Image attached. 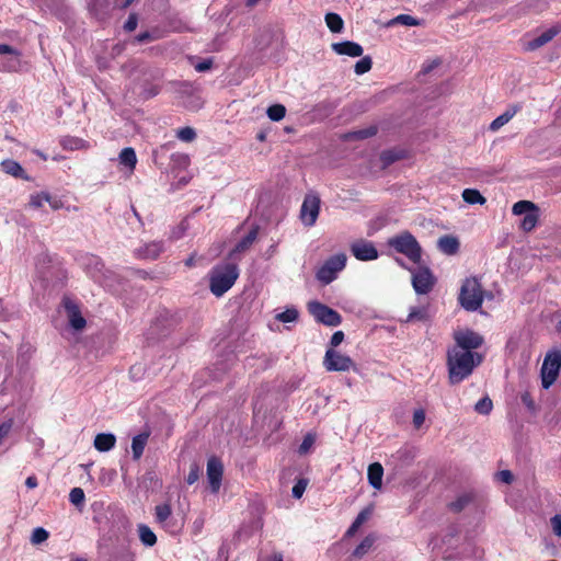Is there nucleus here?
I'll return each mask as SVG.
<instances>
[{
    "instance_id": "nucleus-49",
    "label": "nucleus",
    "mask_w": 561,
    "mask_h": 561,
    "mask_svg": "<svg viewBox=\"0 0 561 561\" xmlns=\"http://www.w3.org/2000/svg\"><path fill=\"white\" fill-rule=\"evenodd\" d=\"M199 467L196 463H192L190 467V472L186 478V482L188 484H194L199 479Z\"/></svg>"
},
{
    "instance_id": "nucleus-26",
    "label": "nucleus",
    "mask_w": 561,
    "mask_h": 561,
    "mask_svg": "<svg viewBox=\"0 0 561 561\" xmlns=\"http://www.w3.org/2000/svg\"><path fill=\"white\" fill-rule=\"evenodd\" d=\"M119 163L133 171L137 163L136 152L133 148H124L119 153Z\"/></svg>"
},
{
    "instance_id": "nucleus-44",
    "label": "nucleus",
    "mask_w": 561,
    "mask_h": 561,
    "mask_svg": "<svg viewBox=\"0 0 561 561\" xmlns=\"http://www.w3.org/2000/svg\"><path fill=\"white\" fill-rule=\"evenodd\" d=\"M371 58L366 56L355 64V73L364 75L371 69Z\"/></svg>"
},
{
    "instance_id": "nucleus-13",
    "label": "nucleus",
    "mask_w": 561,
    "mask_h": 561,
    "mask_svg": "<svg viewBox=\"0 0 561 561\" xmlns=\"http://www.w3.org/2000/svg\"><path fill=\"white\" fill-rule=\"evenodd\" d=\"M435 278L427 267H419L412 276V285L417 294H427L432 290Z\"/></svg>"
},
{
    "instance_id": "nucleus-64",
    "label": "nucleus",
    "mask_w": 561,
    "mask_h": 561,
    "mask_svg": "<svg viewBox=\"0 0 561 561\" xmlns=\"http://www.w3.org/2000/svg\"><path fill=\"white\" fill-rule=\"evenodd\" d=\"M276 244H272L270 249L267 250L268 257L272 256L276 252Z\"/></svg>"
},
{
    "instance_id": "nucleus-51",
    "label": "nucleus",
    "mask_w": 561,
    "mask_h": 561,
    "mask_svg": "<svg viewBox=\"0 0 561 561\" xmlns=\"http://www.w3.org/2000/svg\"><path fill=\"white\" fill-rule=\"evenodd\" d=\"M552 531L556 536L561 537V514H556L550 518Z\"/></svg>"
},
{
    "instance_id": "nucleus-15",
    "label": "nucleus",
    "mask_w": 561,
    "mask_h": 561,
    "mask_svg": "<svg viewBox=\"0 0 561 561\" xmlns=\"http://www.w3.org/2000/svg\"><path fill=\"white\" fill-rule=\"evenodd\" d=\"M222 473H224L222 462L216 457H210L207 461V479H208L210 489L214 493L218 492L220 489Z\"/></svg>"
},
{
    "instance_id": "nucleus-11",
    "label": "nucleus",
    "mask_w": 561,
    "mask_h": 561,
    "mask_svg": "<svg viewBox=\"0 0 561 561\" xmlns=\"http://www.w3.org/2000/svg\"><path fill=\"white\" fill-rule=\"evenodd\" d=\"M21 67V54L14 47L0 44V70L18 71Z\"/></svg>"
},
{
    "instance_id": "nucleus-40",
    "label": "nucleus",
    "mask_w": 561,
    "mask_h": 561,
    "mask_svg": "<svg viewBox=\"0 0 561 561\" xmlns=\"http://www.w3.org/2000/svg\"><path fill=\"white\" fill-rule=\"evenodd\" d=\"M389 24L390 25L402 24L405 26H414V25H419V21L409 14H400V15L396 16L394 19H392Z\"/></svg>"
},
{
    "instance_id": "nucleus-16",
    "label": "nucleus",
    "mask_w": 561,
    "mask_h": 561,
    "mask_svg": "<svg viewBox=\"0 0 561 561\" xmlns=\"http://www.w3.org/2000/svg\"><path fill=\"white\" fill-rule=\"evenodd\" d=\"M64 305L70 327L76 331L83 330L85 328L87 321L82 317L79 307L69 299H66Z\"/></svg>"
},
{
    "instance_id": "nucleus-6",
    "label": "nucleus",
    "mask_w": 561,
    "mask_h": 561,
    "mask_svg": "<svg viewBox=\"0 0 561 561\" xmlns=\"http://www.w3.org/2000/svg\"><path fill=\"white\" fill-rule=\"evenodd\" d=\"M347 256L345 253H337L330 256L317 272V278L323 284H330L336 278L346 265Z\"/></svg>"
},
{
    "instance_id": "nucleus-55",
    "label": "nucleus",
    "mask_w": 561,
    "mask_h": 561,
    "mask_svg": "<svg viewBox=\"0 0 561 561\" xmlns=\"http://www.w3.org/2000/svg\"><path fill=\"white\" fill-rule=\"evenodd\" d=\"M213 66L211 59H205L194 66L195 70L198 72H204L206 70H209Z\"/></svg>"
},
{
    "instance_id": "nucleus-18",
    "label": "nucleus",
    "mask_w": 561,
    "mask_h": 561,
    "mask_svg": "<svg viewBox=\"0 0 561 561\" xmlns=\"http://www.w3.org/2000/svg\"><path fill=\"white\" fill-rule=\"evenodd\" d=\"M560 32H561V25H554V26L546 30L539 36L535 37L534 39H531L527 43V49L528 50L538 49L539 47L549 43Z\"/></svg>"
},
{
    "instance_id": "nucleus-32",
    "label": "nucleus",
    "mask_w": 561,
    "mask_h": 561,
    "mask_svg": "<svg viewBox=\"0 0 561 561\" xmlns=\"http://www.w3.org/2000/svg\"><path fill=\"white\" fill-rule=\"evenodd\" d=\"M375 542V537L369 535L363 539V541L356 547V549L353 552V556L356 559L363 558L369 549L373 547Z\"/></svg>"
},
{
    "instance_id": "nucleus-17",
    "label": "nucleus",
    "mask_w": 561,
    "mask_h": 561,
    "mask_svg": "<svg viewBox=\"0 0 561 561\" xmlns=\"http://www.w3.org/2000/svg\"><path fill=\"white\" fill-rule=\"evenodd\" d=\"M259 228L253 227L230 251L229 259L237 260L238 255L248 251L257 239Z\"/></svg>"
},
{
    "instance_id": "nucleus-22",
    "label": "nucleus",
    "mask_w": 561,
    "mask_h": 561,
    "mask_svg": "<svg viewBox=\"0 0 561 561\" xmlns=\"http://www.w3.org/2000/svg\"><path fill=\"white\" fill-rule=\"evenodd\" d=\"M437 248L445 254H456L459 250V240L454 236H443L437 241Z\"/></svg>"
},
{
    "instance_id": "nucleus-42",
    "label": "nucleus",
    "mask_w": 561,
    "mask_h": 561,
    "mask_svg": "<svg viewBox=\"0 0 561 561\" xmlns=\"http://www.w3.org/2000/svg\"><path fill=\"white\" fill-rule=\"evenodd\" d=\"M377 134L376 126H369L359 130H355L348 135L350 138L366 139Z\"/></svg>"
},
{
    "instance_id": "nucleus-50",
    "label": "nucleus",
    "mask_w": 561,
    "mask_h": 561,
    "mask_svg": "<svg viewBox=\"0 0 561 561\" xmlns=\"http://www.w3.org/2000/svg\"><path fill=\"white\" fill-rule=\"evenodd\" d=\"M313 444H314V437L312 435L308 434L307 436H305V438L298 449L299 454H301V455L307 454Z\"/></svg>"
},
{
    "instance_id": "nucleus-19",
    "label": "nucleus",
    "mask_w": 561,
    "mask_h": 561,
    "mask_svg": "<svg viewBox=\"0 0 561 561\" xmlns=\"http://www.w3.org/2000/svg\"><path fill=\"white\" fill-rule=\"evenodd\" d=\"M332 49L339 55H346L351 57H359L364 51L359 44L350 41L333 43Z\"/></svg>"
},
{
    "instance_id": "nucleus-48",
    "label": "nucleus",
    "mask_w": 561,
    "mask_h": 561,
    "mask_svg": "<svg viewBox=\"0 0 561 561\" xmlns=\"http://www.w3.org/2000/svg\"><path fill=\"white\" fill-rule=\"evenodd\" d=\"M44 192L35 193L30 196L28 206L32 208H41L43 207L45 201H44Z\"/></svg>"
},
{
    "instance_id": "nucleus-20",
    "label": "nucleus",
    "mask_w": 561,
    "mask_h": 561,
    "mask_svg": "<svg viewBox=\"0 0 561 561\" xmlns=\"http://www.w3.org/2000/svg\"><path fill=\"white\" fill-rule=\"evenodd\" d=\"M520 110H522V105H519V104L510 105L503 114L497 116L490 124V130H492V131L499 130L501 127L506 125Z\"/></svg>"
},
{
    "instance_id": "nucleus-56",
    "label": "nucleus",
    "mask_w": 561,
    "mask_h": 561,
    "mask_svg": "<svg viewBox=\"0 0 561 561\" xmlns=\"http://www.w3.org/2000/svg\"><path fill=\"white\" fill-rule=\"evenodd\" d=\"M369 511H362L354 520L355 527H360L369 517Z\"/></svg>"
},
{
    "instance_id": "nucleus-35",
    "label": "nucleus",
    "mask_w": 561,
    "mask_h": 561,
    "mask_svg": "<svg viewBox=\"0 0 561 561\" xmlns=\"http://www.w3.org/2000/svg\"><path fill=\"white\" fill-rule=\"evenodd\" d=\"M298 310L294 307L287 308L285 311L279 312L275 316V319L277 321L288 323V322H295L298 319Z\"/></svg>"
},
{
    "instance_id": "nucleus-9",
    "label": "nucleus",
    "mask_w": 561,
    "mask_h": 561,
    "mask_svg": "<svg viewBox=\"0 0 561 561\" xmlns=\"http://www.w3.org/2000/svg\"><path fill=\"white\" fill-rule=\"evenodd\" d=\"M82 266L95 282L104 286H110L107 279L111 272L104 268V264L99 256L87 254L82 259Z\"/></svg>"
},
{
    "instance_id": "nucleus-29",
    "label": "nucleus",
    "mask_w": 561,
    "mask_h": 561,
    "mask_svg": "<svg viewBox=\"0 0 561 561\" xmlns=\"http://www.w3.org/2000/svg\"><path fill=\"white\" fill-rule=\"evenodd\" d=\"M163 251V244L161 242H151L141 250L140 256L144 259H157Z\"/></svg>"
},
{
    "instance_id": "nucleus-57",
    "label": "nucleus",
    "mask_w": 561,
    "mask_h": 561,
    "mask_svg": "<svg viewBox=\"0 0 561 561\" xmlns=\"http://www.w3.org/2000/svg\"><path fill=\"white\" fill-rule=\"evenodd\" d=\"M499 479L502 482L510 484L513 481V473L510 470H502L499 472Z\"/></svg>"
},
{
    "instance_id": "nucleus-14",
    "label": "nucleus",
    "mask_w": 561,
    "mask_h": 561,
    "mask_svg": "<svg viewBox=\"0 0 561 561\" xmlns=\"http://www.w3.org/2000/svg\"><path fill=\"white\" fill-rule=\"evenodd\" d=\"M351 252L359 261H373L378 257V251L374 243L364 239L353 242Z\"/></svg>"
},
{
    "instance_id": "nucleus-61",
    "label": "nucleus",
    "mask_w": 561,
    "mask_h": 561,
    "mask_svg": "<svg viewBox=\"0 0 561 561\" xmlns=\"http://www.w3.org/2000/svg\"><path fill=\"white\" fill-rule=\"evenodd\" d=\"M136 39L139 42V43H142V42H146V41H149L150 39V34L149 33H141L139 34Z\"/></svg>"
},
{
    "instance_id": "nucleus-33",
    "label": "nucleus",
    "mask_w": 561,
    "mask_h": 561,
    "mask_svg": "<svg viewBox=\"0 0 561 561\" xmlns=\"http://www.w3.org/2000/svg\"><path fill=\"white\" fill-rule=\"evenodd\" d=\"M266 114L271 121L278 122L285 117L286 108L282 104H274L267 108Z\"/></svg>"
},
{
    "instance_id": "nucleus-36",
    "label": "nucleus",
    "mask_w": 561,
    "mask_h": 561,
    "mask_svg": "<svg viewBox=\"0 0 561 561\" xmlns=\"http://www.w3.org/2000/svg\"><path fill=\"white\" fill-rule=\"evenodd\" d=\"M536 209L534 203L529 201H519L513 205V214L514 215H526Z\"/></svg>"
},
{
    "instance_id": "nucleus-63",
    "label": "nucleus",
    "mask_w": 561,
    "mask_h": 561,
    "mask_svg": "<svg viewBox=\"0 0 561 561\" xmlns=\"http://www.w3.org/2000/svg\"><path fill=\"white\" fill-rule=\"evenodd\" d=\"M382 159L389 162V161H393L394 157L390 156L389 152H383L382 153Z\"/></svg>"
},
{
    "instance_id": "nucleus-7",
    "label": "nucleus",
    "mask_w": 561,
    "mask_h": 561,
    "mask_svg": "<svg viewBox=\"0 0 561 561\" xmlns=\"http://www.w3.org/2000/svg\"><path fill=\"white\" fill-rule=\"evenodd\" d=\"M323 367L328 371H348L356 370L353 359L334 348H328L323 358Z\"/></svg>"
},
{
    "instance_id": "nucleus-24",
    "label": "nucleus",
    "mask_w": 561,
    "mask_h": 561,
    "mask_svg": "<svg viewBox=\"0 0 561 561\" xmlns=\"http://www.w3.org/2000/svg\"><path fill=\"white\" fill-rule=\"evenodd\" d=\"M1 169L3 172H5L7 174H10L14 178L25 179V180L28 179L27 175L25 174L23 168L21 167V164L14 160L8 159V160L2 161Z\"/></svg>"
},
{
    "instance_id": "nucleus-8",
    "label": "nucleus",
    "mask_w": 561,
    "mask_h": 561,
    "mask_svg": "<svg viewBox=\"0 0 561 561\" xmlns=\"http://www.w3.org/2000/svg\"><path fill=\"white\" fill-rule=\"evenodd\" d=\"M308 310L318 322L325 325L336 327L342 321L341 316L335 310L319 301H310L308 304Z\"/></svg>"
},
{
    "instance_id": "nucleus-23",
    "label": "nucleus",
    "mask_w": 561,
    "mask_h": 561,
    "mask_svg": "<svg viewBox=\"0 0 561 561\" xmlns=\"http://www.w3.org/2000/svg\"><path fill=\"white\" fill-rule=\"evenodd\" d=\"M368 481L375 489H380L382 484L383 468L379 462H374L368 467Z\"/></svg>"
},
{
    "instance_id": "nucleus-47",
    "label": "nucleus",
    "mask_w": 561,
    "mask_h": 561,
    "mask_svg": "<svg viewBox=\"0 0 561 561\" xmlns=\"http://www.w3.org/2000/svg\"><path fill=\"white\" fill-rule=\"evenodd\" d=\"M47 538H48V531L42 527H38V528L34 529V531L32 534L31 541L34 545H38V543L44 542Z\"/></svg>"
},
{
    "instance_id": "nucleus-45",
    "label": "nucleus",
    "mask_w": 561,
    "mask_h": 561,
    "mask_svg": "<svg viewBox=\"0 0 561 561\" xmlns=\"http://www.w3.org/2000/svg\"><path fill=\"white\" fill-rule=\"evenodd\" d=\"M176 136L182 141L191 142L196 138V133L192 127H183L176 131Z\"/></svg>"
},
{
    "instance_id": "nucleus-52",
    "label": "nucleus",
    "mask_w": 561,
    "mask_h": 561,
    "mask_svg": "<svg viewBox=\"0 0 561 561\" xmlns=\"http://www.w3.org/2000/svg\"><path fill=\"white\" fill-rule=\"evenodd\" d=\"M425 422V412L422 409L415 410L413 413V425L415 428H420Z\"/></svg>"
},
{
    "instance_id": "nucleus-21",
    "label": "nucleus",
    "mask_w": 561,
    "mask_h": 561,
    "mask_svg": "<svg viewBox=\"0 0 561 561\" xmlns=\"http://www.w3.org/2000/svg\"><path fill=\"white\" fill-rule=\"evenodd\" d=\"M116 437L112 433H101L94 438V447L101 453L110 451L115 447Z\"/></svg>"
},
{
    "instance_id": "nucleus-4",
    "label": "nucleus",
    "mask_w": 561,
    "mask_h": 561,
    "mask_svg": "<svg viewBox=\"0 0 561 561\" xmlns=\"http://www.w3.org/2000/svg\"><path fill=\"white\" fill-rule=\"evenodd\" d=\"M483 294L479 280L476 277H470L462 283L458 300L466 310L476 311L483 302Z\"/></svg>"
},
{
    "instance_id": "nucleus-58",
    "label": "nucleus",
    "mask_w": 561,
    "mask_h": 561,
    "mask_svg": "<svg viewBox=\"0 0 561 561\" xmlns=\"http://www.w3.org/2000/svg\"><path fill=\"white\" fill-rule=\"evenodd\" d=\"M125 30L128 32L134 31L137 27V18L135 15H130L124 25Z\"/></svg>"
},
{
    "instance_id": "nucleus-3",
    "label": "nucleus",
    "mask_w": 561,
    "mask_h": 561,
    "mask_svg": "<svg viewBox=\"0 0 561 561\" xmlns=\"http://www.w3.org/2000/svg\"><path fill=\"white\" fill-rule=\"evenodd\" d=\"M388 245L398 253L405 255L413 263H419L422 257V249L417 240L409 232L403 231L388 240Z\"/></svg>"
},
{
    "instance_id": "nucleus-54",
    "label": "nucleus",
    "mask_w": 561,
    "mask_h": 561,
    "mask_svg": "<svg viewBox=\"0 0 561 561\" xmlns=\"http://www.w3.org/2000/svg\"><path fill=\"white\" fill-rule=\"evenodd\" d=\"M344 340V333L342 331H336L333 333V335L331 336V341H330V344H331V347L330 348H334L336 347L337 345H340Z\"/></svg>"
},
{
    "instance_id": "nucleus-62",
    "label": "nucleus",
    "mask_w": 561,
    "mask_h": 561,
    "mask_svg": "<svg viewBox=\"0 0 561 561\" xmlns=\"http://www.w3.org/2000/svg\"><path fill=\"white\" fill-rule=\"evenodd\" d=\"M358 529H359V527H355V523L353 522V524L348 528L346 535L347 536H353Z\"/></svg>"
},
{
    "instance_id": "nucleus-12",
    "label": "nucleus",
    "mask_w": 561,
    "mask_h": 561,
    "mask_svg": "<svg viewBox=\"0 0 561 561\" xmlns=\"http://www.w3.org/2000/svg\"><path fill=\"white\" fill-rule=\"evenodd\" d=\"M455 341L456 345L454 347H459L471 352L479 348L483 344V337L472 330H462L456 332Z\"/></svg>"
},
{
    "instance_id": "nucleus-27",
    "label": "nucleus",
    "mask_w": 561,
    "mask_h": 561,
    "mask_svg": "<svg viewBox=\"0 0 561 561\" xmlns=\"http://www.w3.org/2000/svg\"><path fill=\"white\" fill-rule=\"evenodd\" d=\"M60 145L66 150H81L88 148L85 140L71 136L64 137L60 140Z\"/></svg>"
},
{
    "instance_id": "nucleus-34",
    "label": "nucleus",
    "mask_w": 561,
    "mask_h": 561,
    "mask_svg": "<svg viewBox=\"0 0 561 561\" xmlns=\"http://www.w3.org/2000/svg\"><path fill=\"white\" fill-rule=\"evenodd\" d=\"M537 220H538V215L536 213V209L530 211V213H527L522 221H520V228L524 230V231H530L533 230L535 227H536V224H537Z\"/></svg>"
},
{
    "instance_id": "nucleus-53",
    "label": "nucleus",
    "mask_w": 561,
    "mask_h": 561,
    "mask_svg": "<svg viewBox=\"0 0 561 561\" xmlns=\"http://www.w3.org/2000/svg\"><path fill=\"white\" fill-rule=\"evenodd\" d=\"M307 482L304 480H299L294 486H293V496L296 499H300L306 490Z\"/></svg>"
},
{
    "instance_id": "nucleus-43",
    "label": "nucleus",
    "mask_w": 561,
    "mask_h": 561,
    "mask_svg": "<svg viewBox=\"0 0 561 561\" xmlns=\"http://www.w3.org/2000/svg\"><path fill=\"white\" fill-rule=\"evenodd\" d=\"M426 317H427L426 308H424V307L416 308L415 307L410 310L407 321L408 322L415 321V320L423 321L426 319Z\"/></svg>"
},
{
    "instance_id": "nucleus-30",
    "label": "nucleus",
    "mask_w": 561,
    "mask_h": 561,
    "mask_svg": "<svg viewBox=\"0 0 561 561\" xmlns=\"http://www.w3.org/2000/svg\"><path fill=\"white\" fill-rule=\"evenodd\" d=\"M462 198L470 205L480 204L483 205L486 201L478 190L466 188L462 192Z\"/></svg>"
},
{
    "instance_id": "nucleus-59",
    "label": "nucleus",
    "mask_w": 561,
    "mask_h": 561,
    "mask_svg": "<svg viewBox=\"0 0 561 561\" xmlns=\"http://www.w3.org/2000/svg\"><path fill=\"white\" fill-rule=\"evenodd\" d=\"M25 484L27 488L30 489H34L37 486V478L35 476H30L26 481H25Z\"/></svg>"
},
{
    "instance_id": "nucleus-39",
    "label": "nucleus",
    "mask_w": 561,
    "mask_h": 561,
    "mask_svg": "<svg viewBox=\"0 0 561 561\" xmlns=\"http://www.w3.org/2000/svg\"><path fill=\"white\" fill-rule=\"evenodd\" d=\"M172 510L169 504H161L156 506V518L159 523H164L171 516Z\"/></svg>"
},
{
    "instance_id": "nucleus-41",
    "label": "nucleus",
    "mask_w": 561,
    "mask_h": 561,
    "mask_svg": "<svg viewBox=\"0 0 561 561\" xmlns=\"http://www.w3.org/2000/svg\"><path fill=\"white\" fill-rule=\"evenodd\" d=\"M84 492L81 488H73L69 493V501L75 506L79 507L84 503Z\"/></svg>"
},
{
    "instance_id": "nucleus-1",
    "label": "nucleus",
    "mask_w": 561,
    "mask_h": 561,
    "mask_svg": "<svg viewBox=\"0 0 561 561\" xmlns=\"http://www.w3.org/2000/svg\"><path fill=\"white\" fill-rule=\"evenodd\" d=\"M482 355L468 350L453 347L447 353L448 378L456 385L468 378L482 362Z\"/></svg>"
},
{
    "instance_id": "nucleus-31",
    "label": "nucleus",
    "mask_w": 561,
    "mask_h": 561,
    "mask_svg": "<svg viewBox=\"0 0 561 561\" xmlns=\"http://www.w3.org/2000/svg\"><path fill=\"white\" fill-rule=\"evenodd\" d=\"M325 23L331 32L340 33L343 30L344 22L342 18L336 13H327Z\"/></svg>"
},
{
    "instance_id": "nucleus-60",
    "label": "nucleus",
    "mask_w": 561,
    "mask_h": 561,
    "mask_svg": "<svg viewBox=\"0 0 561 561\" xmlns=\"http://www.w3.org/2000/svg\"><path fill=\"white\" fill-rule=\"evenodd\" d=\"M522 401L529 408V409H534L535 404H534V401L533 399L530 398V396L528 393H525L522 396Z\"/></svg>"
},
{
    "instance_id": "nucleus-46",
    "label": "nucleus",
    "mask_w": 561,
    "mask_h": 561,
    "mask_svg": "<svg viewBox=\"0 0 561 561\" xmlns=\"http://www.w3.org/2000/svg\"><path fill=\"white\" fill-rule=\"evenodd\" d=\"M44 201L45 203H48L51 209L58 210L62 208L64 204L60 198H58L55 195L49 194L48 192H44Z\"/></svg>"
},
{
    "instance_id": "nucleus-25",
    "label": "nucleus",
    "mask_w": 561,
    "mask_h": 561,
    "mask_svg": "<svg viewBox=\"0 0 561 561\" xmlns=\"http://www.w3.org/2000/svg\"><path fill=\"white\" fill-rule=\"evenodd\" d=\"M149 435L147 433H141L133 438L131 442V451H133V458L135 460H138L145 450V447L147 445Z\"/></svg>"
},
{
    "instance_id": "nucleus-28",
    "label": "nucleus",
    "mask_w": 561,
    "mask_h": 561,
    "mask_svg": "<svg viewBox=\"0 0 561 561\" xmlns=\"http://www.w3.org/2000/svg\"><path fill=\"white\" fill-rule=\"evenodd\" d=\"M138 534L140 541L145 546L152 547L153 545H156L157 536L147 525L140 524L138 526Z\"/></svg>"
},
{
    "instance_id": "nucleus-2",
    "label": "nucleus",
    "mask_w": 561,
    "mask_h": 561,
    "mask_svg": "<svg viewBox=\"0 0 561 561\" xmlns=\"http://www.w3.org/2000/svg\"><path fill=\"white\" fill-rule=\"evenodd\" d=\"M239 270L234 263L216 265L209 273V288L216 297H221L236 283Z\"/></svg>"
},
{
    "instance_id": "nucleus-38",
    "label": "nucleus",
    "mask_w": 561,
    "mask_h": 561,
    "mask_svg": "<svg viewBox=\"0 0 561 561\" xmlns=\"http://www.w3.org/2000/svg\"><path fill=\"white\" fill-rule=\"evenodd\" d=\"M492 408L493 403L489 397L480 399L474 405L476 412L482 415H488L492 411Z\"/></svg>"
},
{
    "instance_id": "nucleus-5",
    "label": "nucleus",
    "mask_w": 561,
    "mask_h": 561,
    "mask_svg": "<svg viewBox=\"0 0 561 561\" xmlns=\"http://www.w3.org/2000/svg\"><path fill=\"white\" fill-rule=\"evenodd\" d=\"M561 369V348L549 351L542 362L540 369L541 385L549 389L557 380Z\"/></svg>"
},
{
    "instance_id": "nucleus-37",
    "label": "nucleus",
    "mask_w": 561,
    "mask_h": 561,
    "mask_svg": "<svg viewBox=\"0 0 561 561\" xmlns=\"http://www.w3.org/2000/svg\"><path fill=\"white\" fill-rule=\"evenodd\" d=\"M472 501V495L470 493H463L457 497L456 501L450 503V508L454 512L462 511L470 502Z\"/></svg>"
},
{
    "instance_id": "nucleus-10",
    "label": "nucleus",
    "mask_w": 561,
    "mask_h": 561,
    "mask_svg": "<svg viewBox=\"0 0 561 561\" xmlns=\"http://www.w3.org/2000/svg\"><path fill=\"white\" fill-rule=\"evenodd\" d=\"M320 211V198L317 195L308 194L306 195L301 208H300V219L306 227H312Z\"/></svg>"
}]
</instances>
